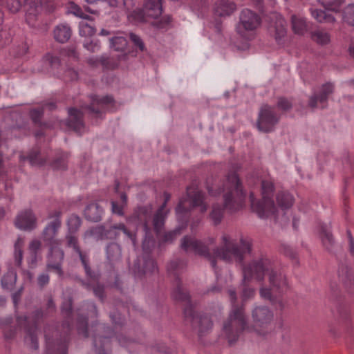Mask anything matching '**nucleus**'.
Returning <instances> with one entry per match:
<instances>
[{"label":"nucleus","mask_w":354,"mask_h":354,"mask_svg":"<svg viewBox=\"0 0 354 354\" xmlns=\"http://www.w3.org/2000/svg\"><path fill=\"white\" fill-rule=\"evenodd\" d=\"M214 12L220 17L231 15L236 10V4L229 0H219L214 5Z\"/></svg>","instance_id":"obj_25"},{"label":"nucleus","mask_w":354,"mask_h":354,"mask_svg":"<svg viewBox=\"0 0 354 354\" xmlns=\"http://www.w3.org/2000/svg\"><path fill=\"white\" fill-rule=\"evenodd\" d=\"M61 245L49 246V254L47 257L46 266L48 270H54L59 277L64 276L62 263L64 252L60 248Z\"/></svg>","instance_id":"obj_14"},{"label":"nucleus","mask_w":354,"mask_h":354,"mask_svg":"<svg viewBox=\"0 0 354 354\" xmlns=\"http://www.w3.org/2000/svg\"><path fill=\"white\" fill-rule=\"evenodd\" d=\"M103 209L97 203H91L87 205L84 209L85 218L93 222H98L101 221Z\"/></svg>","instance_id":"obj_27"},{"label":"nucleus","mask_w":354,"mask_h":354,"mask_svg":"<svg viewBox=\"0 0 354 354\" xmlns=\"http://www.w3.org/2000/svg\"><path fill=\"white\" fill-rule=\"evenodd\" d=\"M15 223L20 230H32L37 227V218L31 209H26L17 216Z\"/></svg>","instance_id":"obj_20"},{"label":"nucleus","mask_w":354,"mask_h":354,"mask_svg":"<svg viewBox=\"0 0 354 354\" xmlns=\"http://www.w3.org/2000/svg\"><path fill=\"white\" fill-rule=\"evenodd\" d=\"M320 239L324 248L329 252H333L336 245L331 232L330 226L326 224H323L321 226Z\"/></svg>","instance_id":"obj_24"},{"label":"nucleus","mask_w":354,"mask_h":354,"mask_svg":"<svg viewBox=\"0 0 354 354\" xmlns=\"http://www.w3.org/2000/svg\"><path fill=\"white\" fill-rule=\"evenodd\" d=\"M84 47L91 52H97L100 48V45L98 41H90L84 44Z\"/></svg>","instance_id":"obj_63"},{"label":"nucleus","mask_w":354,"mask_h":354,"mask_svg":"<svg viewBox=\"0 0 354 354\" xmlns=\"http://www.w3.org/2000/svg\"><path fill=\"white\" fill-rule=\"evenodd\" d=\"M113 102V98L111 96L107 95L102 97L94 96L92 98L91 104L86 108L93 117L101 118L103 111Z\"/></svg>","instance_id":"obj_21"},{"label":"nucleus","mask_w":354,"mask_h":354,"mask_svg":"<svg viewBox=\"0 0 354 354\" xmlns=\"http://www.w3.org/2000/svg\"><path fill=\"white\" fill-rule=\"evenodd\" d=\"M41 241L37 239H34L31 241L29 243L28 249L30 250V254H37V252L41 248Z\"/></svg>","instance_id":"obj_62"},{"label":"nucleus","mask_w":354,"mask_h":354,"mask_svg":"<svg viewBox=\"0 0 354 354\" xmlns=\"http://www.w3.org/2000/svg\"><path fill=\"white\" fill-rule=\"evenodd\" d=\"M5 4L6 8L12 13L17 12L21 7L20 0H5Z\"/></svg>","instance_id":"obj_51"},{"label":"nucleus","mask_w":354,"mask_h":354,"mask_svg":"<svg viewBox=\"0 0 354 354\" xmlns=\"http://www.w3.org/2000/svg\"><path fill=\"white\" fill-rule=\"evenodd\" d=\"M93 344L97 354H108L107 350L110 344L109 338L95 335Z\"/></svg>","instance_id":"obj_31"},{"label":"nucleus","mask_w":354,"mask_h":354,"mask_svg":"<svg viewBox=\"0 0 354 354\" xmlns=\"http://www.w3.org/2000/svg\"><path fill=\"white\" fill-rule=\"evenodd\" d=\"M61 55L75 60L78 59V53L74 47H69L68 48L63 49L61 51Z\"/></svg>","instance_id":"obj_59"},{"label":"nucleus","mask_w":354,"mask_h":354,"mask_svg":"<svg viewBox=\"0 0 354 354\" xmlns=\"http://www.w3.org/2000/svg\"><path fill=\"white\" fill-rule=\"evenodd\" d=\"M129 37L133 45L141 52H144L146 50L144 41L138 35L134 33H130Z\"/></svg>","instance_id":"obj_52"},{"label":"nucleus","mask_w":354,"mask_h":354,"mask_svg":"<svg viewBox=\"0 0 354 354\" xmlns=\"http://www.w3.org/2000/svg\"><path fill=\"white\" fill-rule=\"evenodd\" d=\"M77 330L80 334H82L84 337H87L88 336L87 330V318L80 317L78 320Z\"/></svg>","instance_id":"obj_53"},{"label":"nucleus","mask_w":354,"mask_h":354,"mask_svg":"<svg viewBox=\"0 0 354 354\" xmlns=\"http://www.w3.org/2000/svg\"><path fill=\"white\" fill-rule=\"evenodd\" d=\"M208 191L210 195L216 196L224 192V205L230 212L239 210L243 205L245 198V194L243 192L241 185L237 175L234 173L229 174L222 189H214V187H209Z\"/></svg>","instance_id":"obj_5"},{"label":"nucleus","mask_w":354,"mask_h":354,"mask_svg":"<svg viewBox=\"0 0 354 354\" xmlns=\"http://www.w3.org/2000/svg\"><path fill=\"white\" fill-rule=\"evenodd\" d=\"M293 196L288 192H281L277 194V202L282 209H288L293 204Z\"/></svg>","instance_id":"obj_36"},{"label":"nucleus","mask_w":354,"mask_h":354,"mask_svg":"<svg viewBox=\"0 0 354 354\" xmlns=\"http://www.w3.org/2000/svg\"><path fill=\"white\" fill-rule=\"evenodd\" d=\"M81 219L78 216L75 214L71 215L67 220V234H75L78 231L81 225Z\"/></svg>","instance_id":"obj_41"},{"label":"nucleus","mask_w":354,"mask_h":354,"mask_svg":"<svg viewBox=\"0 0 354 354\" xmlns=\"http://www.w3.org/2000/svg\"><path fill=\"white\" fill-rule=\"evenodd\" d=\"M46 348L55 354H67V337L64 335L59 339H54V336H57V331H54L50 335V328H46L44 330Z\"/></svg>","instance_id":"obj_16"},{"label":"nucleus","mask_w":354,"mask_h":354,"mask_svg":"<svg viewBox=\"0 0 354 354\" xmlns=\"http://www.w3.org/2000/svg\"><path fill=\"white\" fill-rule=\"evenodd\" d=\"M243 280L255 279L259 281L264 279L268 275L270 288L262 287L260 289V296L263 299L274 302L277 295L281 294L287 288V280L285 274L274 268L270 259L261 258L254 260L247 266L243 268Z\"/></svg>","instance_id":"obj_2"},{"label":"nucleus","mask_w":354,"mask_h":354,"mask_svg":"<svg viewBox=\"0 0 354 354\" xmlns=\"http://www.w3.org/2000/svg\"><path fill=\"white\" fill-rule=\"evenodd\" d=\"M261 19L257 13L245 8L240 12L236 31L241 37L251 40L254 37L256 30L261 26Z\"/></svg>","instance_id":"obj_7"},{"label":"nucleus","mask_w":354,"mask_h":354,"mask_svg":"<svg viewBox=\"0 0 354 354\" xmlns=\"http://www.w3.org/2000/svg\"><path fill=\"white\" fill-rule=\"evenodd\" d=\"M343 21L348 25L354 26V3L348 5L344 9Z\"/></svg>","instance_id":"obj_45"},{"label":"nucleus","mask_w":354,"mask_h":354,"mask_svg":"<svg viewBox=\"0 0 354 354\" xmlns=\"http://www.w3.org/2000/svg\"><path fill=\"white\" fill-rule=\"evenodd\" d=\"M79 32L82 37H91L95 33L96 29L93 26V21H82L79 24Z\"/></svg>","instance_id":"obj_40"},{"label":"nucleus","mask_w":354,"mask_h":354,"mask_svg":"<svg viewBox=\"0 0 354 354\" xmlns=\"http://www.w3.org/2000/svg\"><path fill=\"white\" fill-rule=\"evenodd\" d=\"M187 198L180 199L176 208V212L178 218L183 214L187 213L191 208L198 207L201 213L206 212L207 205L205 201L204 194L195 186L188 187L187 189Z\"/></svg>","instance_id":"obj_8"},{"label":"nucleus","mask_w":354,"mask_h":354,"mask_svg":"<svg viewBox=\"0 0 354 354\" xmlns=\"http://www.w3.org/2000/svg\"><path fill=\"white\" fill-rule=\"evenodd\" d=\"M21 161L28 159L32 165H42L46 162V159L41 158L40 153L37 151H32L28 157L24 155L19 156Z\"/></svg>","instance_id":"obj_39"},{"label":"nucleus","mask_w":354,"mask_h":354,"mask_svg":"<svg viewBox=\"0 0 354 354\" xmlns=\"http://www.w3.org/2000/svg\"><path fill=\"white\" fill-rule=\"evenodd\" d=\"M175 288L172 292V297L175 300L185 302L184 308L185 317L191 322L192 327L198 330L199 336L207 333L212 328V322L207 315H198L196 314L194 306L190 300L189 294L183 289L179 279L176 278Z\"/></svg>","instance_id":"obj_4"},{"label":"nucleus","mask_w":354,"mask_h":354,"mask_svg":"<svg viewBox=\"0 0 354 354\" xmlns=\"http://www.w3.org/2000/svg\"><path fill=\"white\" fill-rule=\"evenodd\" d=\"M273 191V183L268 180H263L261 182L262 201H256L253 193L250 195L252 209L260 218H267L275 212L276 207L272 198Z\"/></svg>","instance_id":"obj_6"},{"label":"nucleus","mask_w":354,"mask_h":354,"mask_svg":"<svg viewBox=\"0 0 354 354\" xmlns=\"http://www.w3.org/2000/svg\"><path fill=\"white\" fill-rule=\"evenodd\" d=\"M318 1L325 8L335 12L339 10V8L343 3V0H318Z\"/></svg>","instance_id":"obj_47"},{"label":"nucleus","mask_w":354,"mask_h":354,"mask_svg":"<svg viewBox=\"0 0 354 354\" xmlns=\"http://www.w3.org/2000/svg\"><path fill=\"white\" fill-rule=\"evenodd\" d=\"M50 281L49 274L46 272L41 273L37 277V283L39 287L43 288L48 284Z\"/></svg>","instance_id":"obj_61"},{"label":"nucleus","mask_w":354,"mask_h":354,"mask_svg":"<svg viewBox=\"0 0 354 354\" xmlns=\"http://www.w3.org/2000/svg\"><path fill=\"white\" fill-rule=\"evenodd\" d=\"M183 227H184V226L178 227L172 231L166 232L164 234L163 241L165 242H171L174 239H176V237L178 235H179L180 234V231H181L182 228H183Z\"/></svg>","instance_id":"obj_55"},{"label":"nucleus","mask_w":354,"mask_h":354,"mask_svg":"<svg viewBox=\"0 0 354 354\" xmlns=\"http://www.w3.org/2000/svg\"><path fill=\"white\" fill-rule=\"evenodd\" d=\"M17 281V273L9 270L1 278V284L3 289L12 290Z\"/></svg>","instance_id":"obj_34"},{"label":"nucleus","mask_w":354,"mask_h":354,"mask_svg":"<svg viewBox=\"0 0 354 354\" xmlns=\"http://www.w3.org/2000/svg\"><path fill=\"white\" fill-rule=\"evenodd\" d=\"M125 206L123 205L122 204L119 205L116 202L111 201V210H112V212L114 213V214H118L119 216H123L124 215L123 208Z\"/></svg>","instance_id":"obj_64"},{"label":"nucleus","mask_w":354,"mask_h":354,"mask_svg":"<svg viewBox=\"0 0 354 354\" xmlns=\"http://www.w3.org/2000/svg\"><path fill=\"white\" fill-rule=\"evenodd\" d=\"M61 215L62 212L59 210H55L48 213V218L52 219V221L47 223L41 233L43 241L48 246L62 245V240L57 238L58 232L62 226Z\"/></svg>","instance_id":"obj_11"},{"label":"nucleus","mask_w":354,"mask_h":354,"mask_svg":"<svg viewBox=\"0 0 354 354\" xmlns=\"http://www.w3.org/2000/svg\"><path fill=\"white\" fill-rule=\"evenodd\" d=\"M88 62L89 64L93 65V66H95L98 63H100L103 66H104L106 68L109 67V58L105 55H102L100 57H96V58H94V57L89 58L88 60Z\"/></svg>","instance_id":"obj_56"},{"label":"nucleus","mask_w":354,"mask_h":354,"mask_svg":"<svg viewBox=\"0 0 354 354\" xmlns=\"http://www.w3.org/2000/svg\"><path fill=\"white\" fill-rule=\"evenodd\" d=\"M278 121L279 118L272 107L268 104L261 106L257 123V128L260 131L267 133L272 131Z\"/></svg>","instance_id":"obj_13"},{"label":"nucleus","mask_w":354,"mask_h":354,"mask_svg":"<svg viewBox=\"0 0 354 354\" xmlns=\"http://www.w3.org/2000/svg\"><path fill=\"white\" fill-rule=\"evenodd\" d=\"M111 47L116 51H123L127 46V39L122 36L113 37L110 39Z\"/></svg>","instance_id":"obj_43"},{"label":"nucleus","mask_w":354,"mask_h":354,"mask_svg":"<svg viewBox=\"0 0 354 354\" xmlns=\"http://www.w3.org/2000/svg\"><path fill=\"white\" fill-rule=\"evenodd\" d=\"M186 266L184 261L180 259H176L171 261L167 266V270L171 274L176 277L179 272L183 270Z\"/></svg>","instance_id":"obj_42"},{"label":"nucleus","mask_w":354,"mask_h":354,"mask_svg":"<svg viewBox=\"0 0 354 354\" xmlns=\"http://www.w3.org/2000/svg\"><path fill=\"white\" fill-rule=\"evenodd\" d=\"M63 78L65 81H74L78 78V73L72 68H68L64 71Z\"/></svg>","instance_id":"obj_58"},{"label":"nucleus","mask_w":354,"mask_h":354,"mask_svg":"<svg viewBox=\"0 0 354 354\" xmlns=\"http://www.w3.org/2000/svg\"><path fill=\"white\" fill-rule=\"evenodd\" d=\"M222 246L216 248L214 254H211L208 246L203 242L196 239L194 237L185 236L181 240L180 247L186 252L193 251L196 254L207 259L214 270L216 280L219 282L218 272L216 267V258L227 263H236L242 265L247 254L251 250L250 243L241 239L240 243H237L232 240L227 234H223L221 237Z\"/></svg>","instance_id":"obj_1"},{"label":"nucleus","mask_w":354,"mask_h":354,"mask_svg":"<svg viewBox=\"0 0 354 354\" xmlns=\"http://www.w3.org/2000/svg\"><path fill=\"white\" fill-rule=\"evenodd\" d=\"M12 41V33L7 30H0V48L8 45Z\"/></svg>","instance_id":"obj_50"},{"label":"nucleus","mask_w":354,"mask_h":354,"mask_svg":"<svg viewBox=\"0 0 354 354\" xmlns=\"http://www.w3.org/2000/svg\"><path fill=\"white\" fill-rule=\"evenodd\" d=\"M44 59L52 68H55L59 66V59L57 56H54L50 53H47Z\"/></svg>","instance_id":"obj_57"},{"label":"nucleus","mask_w":354,"mask_h":354,"mask_svg":"<svg viewBox=\"0 0 354 354\" xmlns=\"http://www.w3.org/2000/svg\"><path fill=\"white\" fill-rule=\"evenodd\" d=\"M312 38L314 41L321 45L327 44L330 41L329 34L321 30H317L313 32Z\"/></svg>","instance_id":"obj_46"},{"label":"nucleus","mask_w":354,"mask_h":354,"mask_svg":"<svg viewBox=\"0 0 354 354\" xmlns=\"http://www.w3.org/2000/svg\"><path fill=\"white\" fill-rule=\"evenodd\" d=\"M71 36V29L66 24L57 25L54 30V37L60 43L67 41L70 39Z\"/></svg>","instance_id":"obj_29"},{"label":"nucleus","mask_w":354,"mask_h":354,"mask_svg":"<svg viewBox=\"0 0 354 354\" xmlns=\"http://www.w3.org/2000/svg\"><path fill=\"white\" fill-rule=\"evenodd\" d=\"M17 323L19 327H24L26 335L24 338L25 344L30 348L37 350L39 348L37 338V328L35 324L29 326L28 317L26 316H19L17 318Z\"/></svg>","instance_id":"obj_15"},{"label":"nucleus","mask_w":354,"mask_h":354,"mask_svg":"<svg viewBox=\"0 0 354 354\" xmlns=\"http://www.w3.org/2000/svg\"><path fill=\"white\" fill-rule=\"evenodd\" d=\"M339 279L346 285L348 284L352 280V276L349 273L347 268L342 267L338 272Z\"/></svg>","instance_id":"obj_54"},{"label":"nucleus","mask_w":354,"mask_h":354,"mask_svg":"<svg viewBox=\"0 0 354 354\" xmlns=\"http://www.w3.org/2000/svg\"><path fill=\"white\" fill-rule=\"evenodd\" d=\"M106 257L110 262L119 260L121 257V249L118 244L112 243L106 247Z\"/></svg>","instance_id":"obj_37"},{"label":"nucleus","mask_w":354,"mask_h":354,"mask_svg":"<svg viewBox=\"0 0 354 354\" xmlns=\"http://www.w3.org/2000/svg\"><path fill=\"white\" fill-rule=\"evenodd\" d=\"M68 12L81 19H90V17L88 15L85 14L80 6H78L77 5H76L75 3H74L73 2L69 3Z\"/></svg>","instance_id":"obj_49"},{"label":"nucleus","mask_w":354,"mask_h":354,"mask_svg":"<svg viewBox=\"0 0 354 354\" xmlns=\"http://www.w3.org/2000/svg\"><path fill=\"white\" fill-rule=\"evenodd\" d=\"M66 246L72 248L73 251L79 256L80 261L84 268L87 276L92 277L91 270L88 266V257L86 253L82 252L78 243L77 237L73 234H66Z\"/></svg>","instance_id":"obj_19"},{"label":"nucleus","mask_w":354,"mask_h":354,"mask_svg":"<svg viewBox=\"0 0 354 354\" xmlns=\"http://www.w3.org/2000/svg\"><path fill=\"white\" fill-rule=\"evenodd\" d=\"M292 28L295 33L303 35L307 30V24L304 18L301 16L291 15Z\"/></svg>","instance_id":"obj_32"},{"label":"nucleus","mask_w":354,"mask_h":354,"mask_svg":"<svg viewBox=\"0 0 354 354\" xmlns=\"http://www.w3.org/2000/svg\"><path fill=\"white\" fill-rule=\"evenodd\" d=\"M277 106L283 111H288L291 109L292 103L285 97H279L277 102Z\"/></svg>","instance_id":"obj_60"},{"label":"nucleus","mask_w":354,"mask_h":354,"mask_svg":"<svg viewBox=\"0 0 354 354\" xmlns=\"http://www.w3.org/2000/svg\"><path fill=\"white\" fill-rule=\"evenodd\" d=\"M115 230L122 231L131 241L133 245H136L135 235L129 232L123 223L113 225L109 230L106 229L104 225L91 227L84 232L83 238L84 240L92 238L96 241L112 238V234H114L115 236L118 235L117 232H114Z\"/></svg>","instance_id":"obj_10"},{"label":"nucleus","mask_w":354,"mask_h":354,"mask_svg":"<svg viewBox=\"0 0 354 354\" xmlns=\"http://www.w3.org/2000/svg\"><path fill=\"white\" fill-rule=\"evenodd\" d=\"M161 0H146L144 14L146 17L156 19L162 14Z\"/></svg>","instance_id":"obj_26"},{"label":"nucleus","mask_w":354,"mask_h":354,"mask_svg":"<svg viewBox=\"0 0 354 354\" xmlns=\"http://www.w3.org/2000/svg\"><path fill=\"white\" fill-rule=\"evenodd\" d=\"M223 216V209L217 204L212 206V209L210 212V218L212 220L215 225L221 223Z\"/></svg>","instance_id":"obj_44"},{"label":"nucleus","mask_w":354,"mask_h":354,"mask_svg":"<svg viewBox=\"0 0 354 354\" xmlns=\"http://www.w3.org/2000/svg\"><path fill=\"white\" fill-rule=\"evenodd\" d=\"M310 12L312 17L319 23L333 24L335 21V18L333 15L322 10L311 9Z\"/></svg>","instance_id":"obj_35"},{"label":"nucleus","mask_w":354,"mask_h":354,"mask_svg":"<svg viewBox=\"0 0 354 354\" xmlns=\"http://www.w3.org/2000/svg\"><path fill=\"white\" fill-rule=\"evenodd\" d=\"M82 113L75 108L68 109V119L67 126L78 133H82L84 130V124L82 120Z\"/></svg>","instance_id":"obj_23"},{"label":"nucleus","mask_w":354,"mask_h":354,"mask_svg":"<svg viewBox=\"0 0 354 354\" xmlns=\"http://www.w3.org/2000/svg\"><path fill=\"white\" fill-rule=\"evenodd\" d=\"M227 292L232 304V308L227 319L223 323L222 334L229 344H232L238 339L241 332L245 328L247 319L243 306L236 304V295L235 290L229 289Z\"/></svg>","instance_id":"obj_3"},{"label":"nucleus","mask_w":354,"mask_h":354,"mask_svg":"<svg viewBox=\"0 0 354 354\" xmlns=\"http://www.w3.org/2000/svg\"><path fill=\"white\" fill-rule=\"evenodd\" d=\"M69 155L68 153L62 152L53 161V167L57 169H65L66 168V160Z\"/></svg>","instance_id":"obj_48"},{"label":"nucleus","mask_w":354,"mask_h":354,"mask_svg":"<svg viewBox=\"0 0 354 354\" xmlns=\"http://www.w3.org/2000/svg\"><path fill=\"white\" fill-rule=\"evenodd\" d=\"M272 311L266 306H256L252 310L254 330L260 335L268 331V326L273 320Z\"/></svg>","instance_id":"obj_12"},{"label":"nucleus","mask_w":354,"mask_h":354,"mask_svg":"<svg viewBox=\"0 0 354 354\" xmlns=\"http://www.w3.org/2000/svg\"><path fill=\"white\" fill-rule=\"evenodd\" d=\"M44 106L47 107L49 110H53L55 109L56 105L54 102H49L45 104L44 106L40 108H35L30 111V117L32 122L36 124H41V119L44 114Z\"/></svg>","instance_id":"obj_33"},{"label":"nucleus","mask_w":354,"mask_h":354,"mask_svg":"<svg viewBox=\"0 0 354 354\" xmlns=\"http://www.w3.org/2000/svg\"><path fill=\"white\" fill-rule=\"evenodd\" d=\"M276 22L273 27L274 35L276 41L280 43L281 39L286 35V21L279 15H275Z\"/></svg>","instance_id":"obj_28"},{"label":"nucleus","mask_w":354,"mask_h":354,"mask_svg":"<svg viewBox=\"0 0 354 354\" xmlns=\"http://www.w3.org/2000/svg\"><path fill=\"white\" fill-rule=\"evenodd\" d=\"M23 245L24 241L21 238H18L15 243L14 261L17 267H21L23 260Z\"/></svg>","instance_id":"obj_38"},{"label":"nucleus","mask_w":354,"mask_h":354,"mask_svg":"<svg viewBox=\"0 0 354 354\" xmlns=\"http://www.w3.org/2000/svg\"><path fill=\"white\" fill-rule=\"evenodd\" d=\"M152 212L153 208L151 205L138 207L129 218V221L136 225H142L145 231L147 233L149 231V223L151 220Z\"/></svg>","instance_id":"obj_17"},{"label":"nucleus","mask_w":354,"mask_h":354,"mask_svg":"<svg viewBox=\"0 0 354 354\" xmlns=\"http://www.w3.org/2000/svg\"><path fill=\"white\" fill-rule=\"evenodd\" d=\"M165 201L158 209L153 218V225L154 230L157 234L162 231L165 224V218L169 213V209H166L167 203L169 201L171 196L168 193L164 194Z\"/></svg>","instance_id":"obj_22"},{"label":"nucleus","mask_w":354,"mask_h":354,"mask_svg":"<svg viewBox=\"0 0 354 354\" xmlns=\"http://www.w3.org/2000/svg\"><path fill=\"white\" fill-rule=\"evenodd\" d=\"M25 6L26 7V19L30 24L33 21L41 10L39 4L32 0H26Z\"/></svg>","instance_id":"obj_30"},{"label":"nucleus","mask_w":354,"mask_h":354,"mask_svg":"<svg viewBox=\"0 0 354 354\" xmlns=\"http://www.w3.org/2000/svg\"><path fill=\"white\" fill-rule=\"evenodd\" d=\"M150 241L145 239L142 243L144 253L134 261L132 271L136 277H149L158 273V267L149 254Z\"/></svg>","instance_id":"obj_9"},{"label":"nucleus","mask_w":354,"mask_h":354,"mask_svg":"<svg viewBox=\"0 0 354 354\" xmlns=\"http://www.w3.org/2000/svg\"><path fill=\"white\" fill-rule=\"evenodd\" d=\"M333 90L334 86L331 83L324 84L319 95L315 94L310 97L308 102L309 106L312 109L326 107L328 96L333 92Z\"/></svg>","instance_id":"obj_18"}]
</instances>
